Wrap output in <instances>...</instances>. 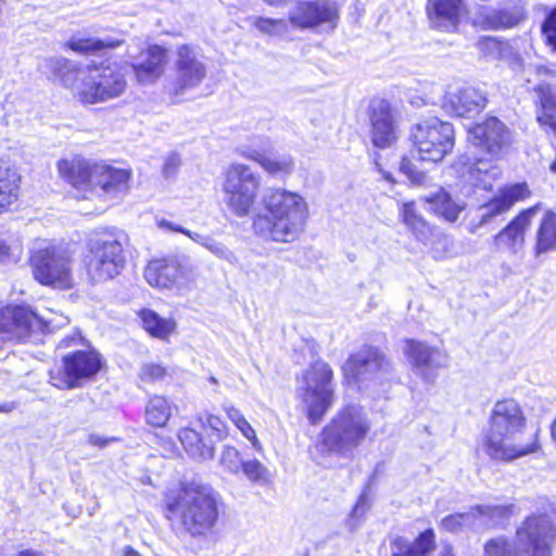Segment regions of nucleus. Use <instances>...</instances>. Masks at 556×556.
<instances>
[{
	"label": "nucleus",
	"mask_w": 556,
	"mask_h": 556,
	"mask_svg": "<svg viewBox=\"0 0 556 556\" xmlns=\"http://www.w3.org/2000/svg\"><path fill=\"white\" fill-rule=\"evenodd\" d=\"M253 27L267 36H274L281 33L286 28V23L282 18H270L257 16L253 20Z\"/></svg>",
	"instance_id": "obj_51"
},
{
	"label": "nucleus",
	"mask_w": 556,
	"mask_h": 556,
	"mask_svg": "<svg viewBox=\"0 0 556 556\" xmlns=\"http://www.w3.org/2000/svg\"><path fill=\"white\" fill-rule=\"evenodd\" d=\"M48 324L27 303H7L0 306V339L16 343L27 342Z\"/></svg>",
	"instance_id": "obj_11"
},
{
	"label": "nucleus",
	"mask_w": 556,
	"mask_h": 556,
	"mask_svg": "<svg viewBox=\"0 0 556 556\" xmlns=\"http://www.w3.org/2000/svg\"><path fill=\"white\" fill-rule=\"evenodd\" d=\"M390 364L384 355L376 348L364 346L358 353L350 356V370L355 377L371 376L377 378L378 375L389 372Z\"/></svg>",
	"instance_id": "obj_27"
},
{
	"label": "nucleus",
	"mask_w": 556,
	"mask_h": 556,
	"mask_svg": "<svg viewBox=\"0 0 556 556\" xmlns=\"http://www.w3.org/2000/svg\"><path fill=\"white\" fill-rule=\"evenodd\" d=\"M404 224L412 230L417 240L427 241L431 235L429 224L416 213L413 203H406L402 210Z\"/></svg>",
	"instance_id": "obj_40"
},
{
	"label": "nucleus",
	"mask_w": 556,
	"mask_h": 556,
	"mask_svg": "<svg viewBox=\"0 0 556 556\" xmlns=\"http://www.w3.org/2000/svg\"><path fill=\"white\" fill-rule=\"evenodd\" d=\"M167 376V368L160 363H146L140 367L139 379L141 382L153 384L162 381Z\"/></svg>",
	"instance_id": "obj_49"
},
{
	"label": "nucleus",
	"mask_w": 556,
	"mask_h": 556,
	"mask_svg": "<svg viewBox=\"0 0 556 556\" xmlns=\"http://www.w3.org/2000/svg\"><path fill=\"white\" fill-rule=\"evenodd\" d=\"M400 170L415 186H425L429 182V176L424 170H420L409 157L404 156L402 159Z\"/></svg>",
	"instance_id": "obj_50"
},
{
	"label": "nucleus",
	"mask_w": 556,
	"mask_h": 556,
	"mask_svg": "<svg viewBox=\"0 0 556 556\" xmlns=\"http://www.w3.org/2000/svg\"><path fill=\"white\" fill-rule=\"evenodd\" d=\"M227 418L237 427L241 434L250 441L253 447L257 451L262 450V444L256 435L255 430L247 420L241 410L235 406L225 407Z\"/></svg>",
	"instance_id": "obj_41"
},
{
	"label": "nucleus",
	"mask_w": 556,
	"mask_h": 556,
	"mask_svg": "<svg viewBox=\"0 0 556 556\" xmlns=\"http://www.w3.org/2000/svg\"><path fill=\"white\" fill-rule=\"evenodd\" d=\"M55 166L60 179L78 193L77 199H88V195L92 193L96 161L81 154H73L60 159Z\"/></svg>",
	"instance_id": "obj_14"
},
{
	"label": "nucleus",
	"mask_w": 556,
	"mask_h": 556,
	"mask_svg": "<svg viewBox=\"0 0 556 556\" xmlns=\"http://www.w3.org/2000/svg\"><path fill=\"white\" fill-rule=\"evenodd\" d=\"M243 156L257 163L267 174L271 176H287L294 169V161L291 156H285L280 160H273L257 151L244 153Z\"/></svg>",
	"instance_id": "obj_39"
},
{
	"label": "nucleus",
	"mask_w": 556,
	"mask_h": 556,
	"mask_svg": "<svg viewBox=\"0 0 556 556\" xmlns=\"http://www.w3.org/2000/svg\"><path fill=\"white\" fill-rule=\"evenodd\" d=\"M56 348L68 350L48 370V382L58 390L81 388L96 381L105 368L103 355L79 331L64 336Z\"/></svg>",
	"instance_id": "obj_4"
},
{
	"label": "nucleus",
	"mask_w": 556,
	"mask_h": 556,
	"mask_svg": "<svg viewBox=\"0 0 556 556\" xmlns=\"http://www.w3.org/2000/svg\"><path fill=\"white\" fill-rule=\"evenodd\" d=\"M370 139L375 148L389 149L397 141L395 115L389 101L376 98L369 102Z\"/></svg>",
	"instance_id": "obj_15"
},
{
	"label": "nucleus",
	"mask_w": 556,
	"mask_h": 556,
	"mask_svg": "<svg viewBox=\"0 0 556 556\" xmlns=\"http://www.w3.org/2000/svg\"><path fill=\"white\" fill-rule=\"evenodd\" d=\"M412 155L422 162H441L454 148V128L451 123L431 117L410 129Z\"/></svg>",
	"instance_id": "obj_9"
},
{
	"label": "nucleus",
	"mask_w": 556,
	"mask_h": 556,
	"mask_svg": "<svg viewBox=\"0 0 556 556\" xmlns=\"http://www.w3.org/2000/svg\"><path fill=\"white\" fill-rule=\"evenodd\" d=\"M22 177L7 162L0 160V215L17 208L22 193Z\"/></svg>",
	"instance_id": "obj_28"
},
{
	"label": "nucleus",
	"mask_w": 556,
	"mask_h": 556,
	"mask_svg": "<svg viewBox=\"0 0 556 556\" xmlns=\"http://www.w3.org/2000/svg\"><path fill=\"white\" fill-rule=\"evenodd\" d=\"M131 178V170L113 166L105 161H96L92 192L99 188L106 194L126 189Z\"/></svg>",
	"instance_id": "obj_25"
},
{
	"label": "nucleus",
	"mask_w": 556,
	"mask_h": 556,
	"mask_svg": "<svg viewBox=\"0 0 556 556\" xmlns=\"http://www.w3.org/2000/svg\"><path fill=\"white\" fill-rule=\"evenodd\" d=\"M466 13L463 0H429L428 15L432 27L442 31L457 29Z\"/></svg>",
	"instance_id": "obj_24"
},
{
	"label": "nucleus",
	"mask_w": 556,
	"mask_h": 556,
	"mask_svg": "<svg viewBox=\"0 0 556 556\" xmlns=\"http://www.w3.org/2000/svg\"><path fill=\"white\" fill-rule=\"evenodd\" d=\"M526 418L514 400L495 403L490 428L483 437L482 447L485 454L498 462H511L539 448L536 432L525 433Z\"/></svg>",
	"instance_id": "obj_2"
},
{
	"label": "nucleus",
	"mask_w": 556,
	"mask_h": 556,
	"mask_svg": "<svg viewBox=\"0 0 556 556\" xmlns=\"http://www.w3.org/2000/svg\"><path fill=\"white\" fill-rule=\"evenodd\" d=\"M176 55L175 79L172 87L174 96L198 87L206 76V67L198 59L191 46H179L176 50Z\"/></svg>",
	"instance_id": "obj_17"
},
{
	"label": "nucleus",
	"mask_w": 556,
	"mask_h": 556,
	"mask_svg": "<svg viewBox=\"0 0 556 556\" xmlns=\"http://www.w3.org/2000/svg\"><path fill=\"white\" fill-rule=\"evenodd\" d=\"M116 440V438H104L99 434H90L88 437V443L99 448H103L110 443L115 442Z\"/></svg>",
	"instance_id": "obj_55"
},
{
	"label": "nucleus",
	"mask_w": 556,
	"mask_h": 556,
	"mask_svg": "<svg viewBox=\"0 0 556 556\" xmlns=\"http://www.w3.org/2000/svg\"><path fill=\"white\" fill-rule=\"evenodd\" d=\"M375 166H376V167L378 168V170L382 174V176L384 177V179H387V180H392V175H391V173H389V172H384V170L381 168L380 163H379V161H378V159H377V157H375Z\"/></svg>",
	"instance_id": "obj_62"
},
{
	"label": "nucleus",
	"mask_w": 556,
	"mask_h": 556,
	"mask_svg": "<svg viewBox=\"0 0 556 556\" xmlns=\"http://www.w3.org/2000/svg\"><path fill=\"white\" fill-rule=\"evenodd\" d=\"M227 456L238 457V456H239V452H238V450H236L235 447H232V446H228V447L224 451V454H223V460H225V458H226Z\"/></svg>",
	"instance_id": "obj_61"
},
{
	"label": "nucleus",
	"mask_w": 556,
	"mask_h": 556,
	"mask_svg": "<svg viewBox=\"0 0 556 556\" xmlns=\"http://www.w3.org/2000/svg\"><path fill=\"white\" fill-rule=\"evenodd\" d=\"M498 175V167L488 161L478 160L475 163H464L462 165V179L475 189H491Z\"/></svg>",
	"instance_id": "obj_31"
},
{
	"label": "nucleus",
	"mask_w": 556,
	"mask_h": 556,
	"mask_svg": "<svg viewBox=\"0 0 556 556\" xmlns=\"http://www.w3.org/2000/svg\"><path fill=\"white\" fill-rule=\"evenodd\" d=\"M535 255L556 250V214L547 212L543 216L536 231Z\"/></svg>",
	"instance_id": "obj_38"
},
{
	"label": "nucleus",
	"mask_w": 556,
	"mask_h": 556,
	"mask_svg": "<svg viewBox=\"0 0 556 556\" xmlns=\"http://www.w3.org/2000/svg\"><path fill=\"white\" fill-rule=\"evenodd\" d=\"M338 20V8L326 0L299 1L288 16L291 26L300 30L316 29L321 26L333 28Z\"/></svg>",
	"instance_id": "obj_13"
},
{
	"label": "nucleus",
	"mask_w": 556,
	"mask_h": 556,
	"mask_svg": "<svg viewBox=\"0 0 556 556\" xmlns=\"http://www.w3.org/2000/svg\"><path fill=\"white\" fill-rule=\"evenodd\" d=\"M260 189L261 177L249 165L232 163L225 169V202L235 216L244 217L254 210Z\"/></svg>",
	"instance_id": "obj_10"
},
{
	"label": "nucleus",
	"mask_w": 556,
	"mask_h": 556,
	"mask_svg": "<svg viewBox=\"0 0 556 556\" xmlns=\"http://www.w3.org/2000/svg\"><path fill=\"white\" fill-rule=\"evenodd\" d=\"M425 200L430 205V210L448 222H455L465 208L464 203L455 202L443 188H440L435 193L426 195Z\"/></svg>",
	"instance_id": "obj_36"
},
{
	"label": "nucleus",
	"mask_w": 556,
	"mask_h": 556,
	"mask_svg": "<svg viewBox=\"0 0 556 556\" xmlns=\"http://www.w3.org/2000/svg\"><path fill=\"white\" fill-rule=\"evenodd\" d=\"M533 91L538 123L545 131L556 132V86L541 80Z\"/></svg>",
	"instance_id": "obj_26"
},
{
	"label": "nucleus",
	"mask_w": 556,
	"mask_h": 556,
	"mask_svg": "<svg viewBox=\"0 0 556 556\" xmlns=\"http://www.w3.org/2000/svg\"><path fill=\"white\" fill-rule=\"evenodd\" d=\"M536 76L556 77V71L547 65L536 64L533 68Z\"/></svg>",
	"instance_id": "obj_56"
},
{
	"label": "nucleus",
	"mask_w": 556,
	"mask_h": 556,
	"mask_svg": "<svg viewBox=\"0 0 556 556\" xmlns=\"http://www.w3.org/2000/svg\"><path fill=\"white\" fill-rule=\"evenodd\" d=\"M15 408L14 403H3L0 404V413H10Z\"/></svg>",
	"instance_id": "obj_63"
},
{
	"label": "nucleus",
	"mask_w": 556,
	"mask_h": 556,
	"mask_svg": "<svg viewBox=\"0 0 556 556\" xmlns=\"http://www.w3.org/2000/svg\"><path fill=\"white\" fill-rule=\"evenodd\" d=\"M469 140L492 157H500L511 144V132L497 117H489L469 130Z\"/></svg>",
	"instance_id": "obj_16"
},
{
	"label": "nucleus",
	"mask_w": 556,
	"mask_h": 556,
	"mask_svg": "<svg viewBox=\"0 0 556 556\" xmlns=\"http://www.w3.org/2000/svg\"><path fill=\"white\" fill-rule=\"evenodd\" d=\"M172 417V405L167 397L163 395H152L149 397L146 409L144 419L147 425L152 428H164Z\"/></svg>",
	"instance_id": "obj_37"
},
{
	"label": "nucleus",
	"mask_w": 556,
	"mask_h": 556,
	"mask_svg": "<svg viewBox=\"0 0 556 556\" xmlns=\"http://www.w3.org/2000/svg\"><path fill=\"white\" fill-rule=\"evenodd\" d=\"M486 98L471 86L448 90L442 101V109L450 115L470 118L479 114L485 106Z\"/></svg>",
	"instance_id": "obj_19"
},
{
	"label": "nucleus",
	"mask_w": 556,
	"mask_h": 556,
	"mask_svg": "<svg viewBox=\"0 0 556 556\" xmlns=\"http://www.w3.org/2000/svg\"><path fill=\"white\" fill-rule=\"evenodd\" d=\"M177 438L188 454V456L195 460L212 459L215 455L214 442L191 427L181 428Z\"/></svg>",
	"instance_id": "obj_30"
},
{
	"label": "nucleus",
	"mask_w": 556,
	"mask_h": 556,
	"mask_svg": "<svg viewBox=\"0 0 556 556\" xmlns=\"http://www.w3.org/2000/svg\"><path fill=\"white\" fill-rule=\"evenodd\" d=\"M157 225H159L160 228L167 229V230H170V231H174V232L188 233V231L185 230L181 226L174 225V224H172L170 222H168L166 219H160L157 222Z\"/></svg>",
	"instance_id": "obj_57"
},
{
	"label": "nucleus",
	"mask_w": 556,
	"mask_h": 556,
	"mask_svg": "<svg viewBox=\"0 0 556 556\" xmlns=\"http://www.w3.org/2000/svg\"><path fill=\"white\" fill-rule=\"evenodd\" d=\"M33 278L43 287L68 291L75 287L73 260L56 245L33 251L28 257Z\"/></svg>",
	"instance_id": "obj_8"
},
{
	"label": "nucleus",
	"mask_w": 556,
	"mask_h": 556,
	"mask_svg": "<svg viewBox=\"0 0 556 556\" xmlns=\"http://www.w3.org/2000/svg\"><path fill=\"white\" fill-rule=\"evenodd\" d=\"M241 469L253 483H266L269 481L267 468L257 459H249L241 463Z\"/></svg>",
	"instance_id": "obj_48"
},
{
	"label": "nucleus",
	"mask_w": 556,
	"mask_h": 556,
	"mask_svg": "<svg viewBox=\"0 0 556 556\" xmlns=\"http://www.w3.org/2000/svg\"><path fill=\"white\" fill-rule=\"evenodd\" d=\"M406 353L417 375L427 383H433L438 369L447 366V355L439 349L415 341H406Z\"/></svg>",
	"instance_id": "obj_18"
},
{
	"label": "nucleus",
	"mask_w": 556,
	"mask_h": 556,
	"mask_svg": "<svg viewBox=\"0 0 556 556\" xmlns=\"http://www.w3.org/2000/svg\"><path fill=\"white\" fill-rule=\"evenodd\" d=\"M482 45L488 50H500L501 43L494 38H486Z\"/></svg>",
	"instance_id": "obj_59"
},
{
	"label": "nucleus",
	"mask_w": 556,
	"mask_h": 556,
	"mask_svg": "<svg viewBox=\"0 0 556 556\" xmlns=\"http://www.w3.org/2000/svg\"><path fill=\"white\" fill-rule=\"evenodd\" d=\"M122 556H141L132 546L127 545L122 551Z\"/></svg>",
	"instance_id": "obj_60"
},
{
	"label": "nucleus",
	"mask_w": 556,
	"mask_h": 556,
	"mask_svg": "<svg viewBox=\"0 0 556 556\" xmlns=\"http://www.w3.org/2000/svg\"><path fill=\"white\" fill-rule=\"evenodd\" d=\"M556 525L546 514L529 516L517 530L515 543L503 536L484 545L485 556H551Z\"/></svg>",
	"instance_id": "obj_6"
},
{
	"label": "nucleus",
	"mask_w": 556,
	"mask_h": 556,
	"mask_svg": "<svg viewBox=\"0 0 556 556\" xmlns=\"http://www.w3.org/2000/svg\"><path fill=\"white\" fill-rule=\"evenodd\" d=\"M307 215V204L300 193L273 188L263 198V212L254 216L252 227L267 240L292 242L304 230Z\"/></svg>",
	"instance_id": "obj_3"
},
{
	"label": "nucleus",
	"mask_w": 556,
	"mask_h": 556,
	"mask_svg": "<svg viewBox=\"0 0 556 556\" xmlns=\"http://www.w3.org/2000/svg\"><path fill=\"white\" fill-rule=\"evenodd\" d=\"M511 65H513V70H515V71L521 68L522 67L521 59L519 56H516L514 59V62L511 63Z\"/></svg>",
	"instance_id": "obj_64"
},
{
	"label": "nucleus",
	"mask_w": 556,
	"mask_h": 556,
	"mask_svg": "<svg viewBox=\"0 0 556 556\" xmlns=\"http://www.w3.org/2000/svg\"><path fill=\"white\" fill-rule=\"evenodd\" d=\"M435 547L433 530L427 529L413 542L401 536L391 545V556H428Z\"/></svg>",
	"instance_id": "obj_32"
},
{
	"label": "nucleus",
	"mask_w": 556,
	"mask_h": 556,
	"mask_svg": "<svg viewBox=\"0 0 556 556\" xmlns=\"http://www.w3.org/2000/svg\"><path fill=\"white\" fill-rule=\"evenodd\" d=\"M538 206L521 211L503 230L494 236L493 242L496 250H509L517 253L525 243L526 230L530 227Z\"/></svg>",
	"instance_id": "obj_22"
},
{
	"label": "nucleus",
	"mask_w": 556,
	"mask_h": 556,
	"mask_svg": "<svg viewBox=\"0 0 556 556\" xmlns=\"http://www.w3.org/2000/svg\"><path fill=\"white\" fill-rule=\"evenodd\" d=\"M130 253L129 236L117 227H102L86 241L83 268L91 285L114 280L125 270Z\"/></svg>",
	"instance_id": "obj_5"
},
{
	"label": "nucleus",
	"mask_w": 556,
	"mask_h": 556,
	"mask_svg": "<svg viewBox=\"0 0 556 556\" xmlns=\"http://www.w3.org/2000/svg\"><path fill=\"white\" fill-rule=\"evenodd\" d=\"M530 194L526 182H518L502 189L497 197L479 207V224L477 227L493 223L500 215L506 213L517 201Z\"/></svg>",
	"instance_id": "obj_21"
},
{
	"label": "nucleus",
	"mask_w": 556,
	"mask_h": 556,
	"mask_svg": "<svg viewBox=\"0 0 556 556\" xmlns=\"http://www.w3.org/2000/svg\"><path fill=\"white\" fill-rule=\"evenodd\" d=\"M143 278L154 289L189 290L195 283L198 274L176 257L161 256L148 261L143 268Z\"/></svg>",
	"instance_id": "obj_12"
},
{
	"label": "nucleus",
	"mask_w": 556,
	"mask_h": 556,
	"mask_svg": "<svg viewBox=\"0 0 556 556\" xmlns=\"http://www.w3.org/2000/svg\"><path fill=\"white\" fill-rule=\"evenodd\" d=\"M123 41L119 39H108L102 40L99 38H92V37H84V38H76L72 37L64 43V48L67 50H71L72 52L84 55V56H90L99 54L103 50H112L116 49L119 46H122Z\"/></svg>",
	"instance_id": "obj_35"
},
{
	"label": "nucleus",
	"mask_w": 556,
	"mask_h": 556,
	"mask_svg": "<svg viewBox=\"0 0 556 556\" xmlns=\"http://www.w3.org/2000/svg\"><path fill=\"white\" fill-rule=\"evenodd\" d=\"M472 507L477 520L482 519L485 525H497L511 514V506L509 505H476Z\"/></svg>",
	"instance_id": "obj_43"
},
{
	"label": "nucleus",
	"mask_w": 556,
	"mask_h": 556,
	"mask_svg": "<svg viewBox=\"0 0 556 556\" xmlns=\"http://www.w3.org/2000/svg\"><path fill=\"white\" fill-rule=\"evenodd\" d=\"M98 81L106 101L121 97L127 87V80L124 75L114 71L109 75H101V79Z\"/></svg>",
	"instance_id": "obj_44"
},
{
	"label": "nucleus",
	"mask_w": 556,
	"mask_h": 556,
	"mask_svg": "<svg viewBox=\"0 0 556 556\" xmlns=\"http://www.w3.org/2000/svg\"><path fill=\"white\" fill-rule=\"evenodd\" d=\"M49 79L58 81L64 88H73L78 78L80 68L65 58H50L46 60Z\"/></svg>",
	"instance_id": "obj_34"
},
{
	"label": "nucleus",
	"mask_w": 556,
	"mask_h": 556,
	"mask_svg": "<svg viewBox=\"0 0 556 556\" xmlns=\"http://www.w3.org/2000/svg\"><path fill=\"white\" fill-rule=\"evenodd\" d=\"M144 60L130 65L136 81L140 85L154 84L166 71L169 55L168 50L160 45H149L142 52Z\"/></svg>",
	"instance_id": "obj_20"
},
{
	"label": "nucleus",
	"mask_w": 556,
	"mask_h": 556,
	"mask_svg": "<svg viewBox=\"0 0 556 556\" xmlns=\"http://www.w3.org/2000/svg\"><path fill=\"white\" fill-rule=\"evenodd\" d=\"M477 518L475 517L473 507L466 513H458L448 515L441 520V528L452 533L462 532L466 528L476 526Z\"/></svg>",
	"instance_id": "obj_45"
},
{
	"label": "nucleus",
	"mask_w": 556,
	"mask_h": 556,
	"mask_svg": "<svg viewBox=\"0 0 556 556\" xmlns=\"http://www.w3.org/2000/svg\"><path fill=\"white\" fill-rule=\"evenodd\" d=\"M13 556H45V554L33 548H22L17 551Z\"/></svg>",
	"instance_id": "obj_58"
},
{
	"label": "nucleus",
	"mask_w": 556,
	"mask_h": 556,
	"mask_svg": "<svg viewBox=\"0 0 556 556\" xmlns=\"http://www.w3.org/2000/svg\"><path fill=\"white\" fill-rule=\"evenodd\" d=\"M369 486L362 492L352 511H350V521L352 519H361L364 517L370 508V501L368 496ZM352 525L350 523V529Z\"/></svg>",
	"instance_id": "obj_53"
},
{
	"label": "nucleus",
	"mask_w": 556,
	"mask_h": 556,
	"mask_svg": "<svg viewBox=\"0 0 556 556\" xmlns=\"http://www.w3.org/2000/svg\"><path fill=\"white\" fill-rule=\"evenodd\" d=\"M546 41L556 50V8L552 9L541 25Z\"/></svg>",
	"instance_id": "obj_52"
},
{
	"label": "nucleus",
	"mask_w": 556,
	"mask_h": 556,
	"mask_svg": "<svg viewBox=\"0 0 556 556\" xmlns=\"http://www.w3.org/2000/svg\"><path fill=\"white\" fill-rule=\"evenodd\" d=\"M141 329L151 338L168 342L177 332V321L173 317H162L154 309L142 307L136 313Z\"/></svg>",
	"instance_id": "obj_29"
},
{
	"label": "nucleus",
	"mask_w": 556,
	"mask_h": 556,
	"mask_svg": "<svg viewBox=\"0 0 556 556\" xmlns=\"http://www.w3.org/2000/svg\"><path fill=\"white\" fill-rule=\"evenodd\" d=\"M525 17L522 5L494 8L481 5L473 16V24L483 29H500L516 26Z\"/></svg>",
	"instance_id": "obj_23"
},
{
	"label": "nucleus",
	"mask_w": 556,
	"mask_h": 556,
	"mask_svg": "<svg viewBox=\"0 0 556 556\" xmlns=\"http://www.w3.org/2000/svg\"><path fill=\"white\" fill-rule=\"evenodd\" d=\"M223 507L220 494L207 483L179 481L162 494L164 518L194 540H206L215 533Z\"/></svg>",
	"instance_id": "obj_1"
},
{
	"label": "nucleus",
	"mask_w": 556,
	"mask_h": 556,
	"mask_svg": "<svg viewBox=\"0 0 556 556\" xmlns=\"http://www.w3.org/2000/svg\"><path fill=\"white\" fill-rule=\"evenodd\" d=\"M77 98L84 105L106 102L100 83L96 80L84 81L77 91Z\"/></svg>",
	"instance_id": "obj_46"
},
{
	"label": "nucleus",
	"mask_w": 556,
	"mask_h": 556,
	"mask_svg": "<svg viewBox=\"0 0 556 556\" xmlns=\"http://www.w3.org/2000/svg\"><path fill=\"white\" fill-rule=\"evenodd\" d=\"M17 257L14 255L13 248L5 240H0V267L15 263Z\"/></svg>",
	"instance_id": "obj_54"
},
{
	"label": "nucleus",
	"mask_w": 556,
	"mask_h": 556,
	"mask_svg": "<svg viewBox=\"0 0 556 556\" xmlns=\"http://www.w3.org/2000/svg\"><path fill=\"white\" fill-rule=\"evenodd\" d=\"M370 429V425L362 408L350 406V447L363 441Z\"/></svg>",
	"instance_id": "obj_42"
},
{
	"label": "nucleus",
	"mask_w": 556,
	"mask_h": 556,
	"mask_svg": "<svg viewBox=\"0 0 556 556\" xmlns=\"http://www.w3.org/2000/svg\"><path fill=\"white\" fill-rule=\"evenodd\" d=\"M348 440V417L339 414L321 431L319 445L323 453L341 452Z\"/></svg>",
	"instance_id": "obj_33"
},
{
	"label": "nucleus",
	"mask_w": 556,
	"mask_h": 556,
	"mask_svg": "<svg viewBox=\"0 0 556 556\" xmlns=\"http://www.w3.org/2000/svg\"><path fill=\"white\" fill-rule=\"evenodd\" d=\"M300 400L312 425L319 424L334 402L333 371L329 364L317 359L302 372Z\"/></svg>",
	"instance_id": "obj_7"
},
{
	"label": "nucleus",
	"mask_w": 556,
	"mask_h": 556,
	"mask_svg": "<svg viewBox=\"0 0 556 556\" xmlns=\"http://www.w3.org/2000/svg\"><path fill=\"white\" fill-rule=\"evenodd\" d=\"M203 428L206 437L214 442V445L216 442L225 440L229 434L227 424L216 415H207Z\"/></svg>",
	"instance_id": "obj_47"
}]
</instances>
